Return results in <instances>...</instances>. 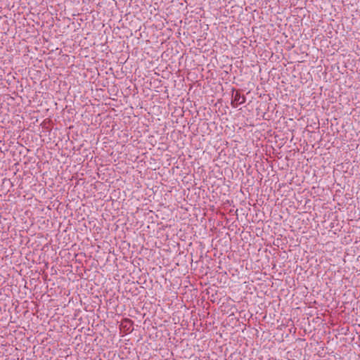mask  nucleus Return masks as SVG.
<instances>
[{"label":"nucleus","mask_w":360,"mask_h":360,"mask_svg":"<svg viewBox=\"0 0 360 360\" xmlns=\"http://www.w3.org/2000/svg\"><path fill=\"white\" fill-rule=\"evenodd\" d=\"M233 90V92H234ZM245 96H241L238 91H236L235 94L233 95V100L231 101V105L233 107L236 108L238 104H242L245 102Z\"/></svg>","instance_id":"1"},{"label":"nucleus","mask_w":360,"mask_h":360,"mask_svg":"<svg viewBox=\"0 0 360 360\" xmlns=\"http://www.w3.org/2000/svg\"><path fill=\"white\" fill-rule=\"evenodd\" d=\"M164 25V24H160V23H158V24H156V25H155V24H151V25H150V28H153V27H155V29H160V30H161V29H162V25Z\"/></svg>","instance_id":"2"},{"label":"nucleus","mask_w":360,"mask_h":360,"mask_svg":"<svg viewBox=\"0 0 360 360\" xmlns=\"http://www.w3.org/2000/svg\"><path fill=\"white\" fill-rule=\"evenodd\" d=\"M263 27H265V25H262V24H261V25H259V27L254 26V27H252V31H253L254 32H257V34H259V32H258L257 31H256V30L262 29V28H263Z\"/></svg>","instance_id":"3"},{"label":"nucleus","mask_w":360,"mask_h":360,"mask_svg":"<svg viewBox=\"0 0 360 360\" xmlns=\"http://www.w3.org/2000/svg\"><path fill=\"white\" fill-rule=\"evenodd\" d=\"M1 32L6 33V29L4 27L2 28Z\"/></svg>","instance_id":"4"},{"label":"nucleus","mask_w":360,"mask_h":360,"mask_svg":"<svg viewBox=\"0 0 360 360\" xmlns=\"http://www.w3.org/2000/svg\"><path fill=\"white\" fill-rule=\"evenodd\" d=\"M334 25L338 28L340 24H334Z\"/></svg>","instance_id":"5"},{"label":"nucleus","mask_w":360,"mask_h":360,"mask_svg":"<svg viewBox=\"0 0 360 360\" xmlns=\"http://www.w3.org/2000/svg\"><path fill=\"white\" fill-rule=\"evenodd\" d=\"M205 25L208 28V24H205Z\"/></svg>","instance_id":"6"}]
</instances>
